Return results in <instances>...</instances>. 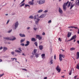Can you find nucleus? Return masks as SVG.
Wrapping results in <instances>:
<instances>
[{"label":"nucleus","instance_id":"57","mask_svg":"<svg viewBox=\"0 0 79 79\" xmlns=\"http://www.w3.org/2000/svg\"><path fill=\"white\" fill-rule=\"evenodd\" d=\"M15 59V58H11V60H12L13 61H14V60Z\"/></svg>","mask_w":79,"mask_h":79},{"label":"nucleus","instance_id":"21","mask_svg":"<svg viewBox=\"0 0 79 79\" xmlns=\"http://www.w3.org/2000/svg\"><path fill=\"white\" fill-rule=\"evenodd\" d=\"M74 4H73L72 5L70 6V10H71V9L73 8V7H74Z\"/></svg>","mask_w":79,"mask_h":79},{"label":"nucleus","instance_id":"59","mask_svg":"<svg viewBox=\"0 0 79 79\" xmlns=\"http://www.w3.org/2000/svg\"><path fill=\"white\" fill-rule=\"evenodd\" d=\"M47 79V77H45L44 78V79Z\"/></svg>","mask_w":79,"mask_h":79},{"label":"nucleus","instance_id":"4","mask_svg":"<svg viewBox=\"0 0 79 79\" xmlns=\"http://www.w3.org/2000/svg\"><path fill=\"white\" fill-rule=\"evenodd\" d=\"M76 35H74L71 38V39L69 40V41H71V40H73L74 39V40L76 39Z\"/></svg>","mask_w":79,"mask_h":79},{"label":"nucleus","instance_id":"9","mask_svg":"<svg viewBox=\"0 0 79 79\" xmlns=\"http://www.w3.org/2000/svg\"><path fill=\"white\" fill-rule=\"evenodd\" d=\"M45 16V14H44L43 15H41L40 16L39 18H44Z\"/></svg>","mask_w":79,"mask_h":79},{"label":"nucleus","instance_id":"31","mask_svg":"<svg viewBox=\"0 0 79 79\" xmlns=\"http://www.w3.org/2000/svg\"><path fill=\"white\" fill-rule=\"evenodd\" d=\"M42 11H43V10H39L38 11V13H40L42 12Z\"/></svg>","mask_w":79,"mask_h":79},{"label":"nucleus","instance_id":"24","mask_svg":"<svg viewBox=\"0 0 79 79\" xmlns=\"http://www.w3.org/2000/svg\"><path fill=\"white\" fill-rule=\"evenodd\" d=\"M37 50L36 49H34L33 51V52L34 53H36V52H37Z\"/></svg>","mask_w":79,"mask_h":79},{"label":"nucleus","instance_id":"40","mask_svg":"<svg viewBox=\"0 0 79 79\" xmlns=\"http://www.w3.org/2000/svg\"><path fill=\"white\" fill-rule=\"evenodd\" d=\"M11 54H12V55H14V54L15 53V52H11Z\"/></svg>","mask_w":79,"mask_h":79},{"label":"nucleus","instance_id":"27","mask_svg":"<svg viewBox=\"0 0 79 79\" xmlns=\"http://www.w3.org/2000/svg\"><path fill=\"white\" fill-rule=\"evenodd\" d=\"M69 29H73L74 28V26H71L68 27Z\"/></svg>","mask_w":79,"mask_h":79},{"label":"nucleus","instance_id":"58","mask_svg":"<svg viewBox=\"0 0 79 79\" xmlns=\"http://www.w3.org/2000/svg\"><path fill=\"white\" fill-rule=\"evenodd\" d=\"M9 22H10V20H8L7 21V24H8V23H9Z\"/></svg>","mask_w":79,"mask_h":79},{"label":"nucleus","instance_id":"36","mask_svg":"<svg viewBox=\"0 0 79 79\" xmlns=\"http://www.w3.org/2000/svg\"><path fill=\"white\" fill-rule=\"evenodd\" d=\"M29 18H30V19H33V16L32 15L30 16L29 17Z\"/></svg>","mask_w":79,"mask_h":79},{"label":"nucleus","instance_id":"14","mask_svg":"<svg viewBox=\"0 0 79 79\" xmlns=\"http://www.w3.org/2000/svg\"><path fill=\"white\" fill-rule=\"evenodd\" d=\"M19 35H20V37H26V35H24V34H20Z\"/></svg>","mask_w":79,"mask_h":79},{"label":"nucleus","instance_id":"25","mask_svg":"<svg viewBox=\"0 0 79 79\" xmlns=\"http://www.w3.org/2000/svg\"><path fill=\"white\" fill-rule=\"evenodd\" d=\"M41 56L42 57V58H44V57L45 56V54H43L41 55Z\"/></svg>","mask_w":79,"mask_h":79},{"label":"nucleus","instance_id":"23","mask_svg":"<svg viewBox=\"0 0 79 79\" xmlns=\"http://www.w3.org/2000/svg\"><path fill=\"white\" fill-rule=\"evenodd\" d=\"M24 41H25V38H24V39H22L20 40V43H23Z\"/></svg>","mask_w":79,"mask_h":79},{"label":"nucleus","instance_id":"43","mask_svg":"<svg viewBox=\"0 0 79 79\" xmlns=\"http://www.w3.org/2000/svg\"><path fill=\"white\" fill-rule=\"evenodd\" d=\"M58 40L60 42H61V41H62V40L61 39V38H59V40Z\"/></svg>","mask_w":79,"mask_h":79},{"label":"nucleus","instance_id":"7","mask_svg":"<svg viewBox=\"0 0 79 79\" xmlns=\"http://www.w3.org/2000/svg\"><path fill=\"white\" fill-rule=\"evenodd\" d=\"M28 4L30 5H33L34 3V1H32V0L31 1H30L28 2Z\"/></svg>","mask_w":79,"mask_h":79},{"label":"nucleus","instance_id":"10","mask_svg":"<svg viewBox=\"0 0 79 79\" xmlns=\"http://www.w3.org/2000/svg\"><path fill=\"white\" fill-rule=\"evenodd\" d=\"M71 32H68V34L67 35V37H71Z\"/></svg>","mask_w":79,"mask_h":79},{"label":"nucleus","instance_id":"11","mask_svg":"<svg viewBox=\"0 0 79 79\" xmlns=\"http://www.w3.org/2000/svg\"><path fill=\"white\" fill-rule=\"evenodd\" d=\"M44 47L42 45H40L39 46V48L40 50H42L43 49V47Z\"/></svg>","mask_w":79,"mask_h":79},{"label":"nucleus","instance_id":"30","mask_svg":"<svg viewBox=\"0 0 79 79\" xmlns=\"http://www.w3.org/2000/svg\"><path fill=\"white\" fill-rule=\"evenodd\" d=\"M24 5H25V3H23L22 5H21L20 6V7H22V6H24Z\"/></svg>","mask_w":79,"mask_h":79},{"label":"nucleus","instance_id":"8","mask_svg":"<svg viewBox=\"0 0 79 79\" xmlns=\"http://www.w3.org/2000/svg\"><path fill=\"white\" fill-rule=\"evenodd\" d=\"M59 12L60 14H63V10H62L60 8H59Z\"/></svg>","mask_w":79,"mask_h":79},{"label":"nucleus","instance_id":"56","mask_svg":"<svg viewBox=\"0 0 79 79\" xmlns=\"http://www.w3.org/2000/svg\"><path fill=\"white\" fill-rule=\"evenodd\" d=\"M2 49H3V47H1L0 48V50H2Z\"/></svg>","mask_w":79,"mask_h":79},{"label":"nucleus","instance_id":"12","mask_svg":"<svg viewBox=\"0 0 79 79\" xmlns=\"http://www.w3.org/2000/svg\"><path fill=\"white\" fill-rule=\"evenodd\" d=\"M27 44L25 45V46H28L29 45V44H30V42L29 41H27L26 42Z\"/></svg>","mask_w":79,"mask_h":79},{"label":"nucleus","instance_id":"45","mask_svg":"<svg viewBox=\"0 0 79 79\" xmlns=\"http://www.w3.org/2000/svg\"><path fill=\"white\" fill-rule=\"evenodd\" d=\"M50 63L51 64H53V60L52 59L51 60Z\"/></svg>","mask_w":79,"mask_h":79},{"label":"nucleus","instance_id":"26","mask_svg":"<svg viewBox=\"0 0 79 79\" xmlns=\"http://www.w3.org/2000/svg\"><path fill=\"white\" fill-rule=\"evenodd\" d=\"M75 50V48H70L71 51H73V50Z\"/></svg>","mask_w":79,"mask_h":79},{"label":"nucleus","instance_id":"6","mask_svg":"<svg viewBox=\"0 0 79 79\" xmlns=\"http://www.w3.org/2000/svg\"><path fill=\"white\" fill-rule=\"evenodd\" d=\"M36 38L38 39H39V40H40L41 39H42V37L38 35H36Z\"/></svg>","mask_w":79,"mask_h":79},{"label":"nucleus","instance_id":"37","mask_svg":"<svg viewBox=\"0 0 79 79\" xmlns=\"http://www.w3.org/2000/svg\"><path fill=\"white\" fill-rule=\"evenodd\" d=\"M70 5H71V2H69V3L68 5V8H69V6H70Z\"/></svg>","mask_w":79,"mask_h":79},{"label":"nucleus","instance_id":"3","mask_svg":"<svg viewBox=\"0 0 79 79\" xmlns=\"http://www.w3.org/2000/svg\"><path fill=\"white\" fill-rule=\"evenodd\" d=\"M18 25H19V23H18V22H17L15 24V29H16V28L18 27Z\"/></svg>","mask_w":79,"mask_h":79},{"label":"nucleus","instance_id":"15","mask_svg":"<svg viewBox=\"0 0 79 79\" xmlns=\"http://www.w3.org/2000/svg\"><path fill=\"white\" fill-rule=\"evenodd\" d=\"M37 17H39V15H37L35 16L33 18L34 19H37Z\"/></svg>","mask_w":79,"mask_h":79},{"label":"nucleus","instance_id":"28","mask_svg":"<svg viewBox=\"0 0 79 79\" xmlns=\"http://www.w3.org/2000/svg\"><path fill=\"white\" fill-rule=\"evenodd\" d=\"M15 52L17 53H21L20 51L16 49L15 50Z\"/></svg>","mask_w":79,"mask_h":79},{"label":"nucleus","instance_id":"50","mask_svg":"<svg viewBox=\"0 0 79 79\" xmlns=\"http://www.w3.org/2000/svg\"><path fill=\"white\" fill-rule=\"evenodd\" d=\"M77 5H78V6H79V0H78V2L77 3Z\"/></svg>","mask_w":79,"mask_h":79},{"label":"nucleus","instance_id":"17","mask_svg":"<svg viewBox=\"0 0 79 79\" xmlns=\"http://www.w3.org/2000/svg\"><path fill=\"white\" fill-rule=\"evenodd\" d=\"M8 50V48H7L6 47H3V50H4V52H5V51H6V50Z\"/></svg>","mask_w":79,"mask_h":79},{"label":"nucleus","instance_id":"29","mask_svg":"<svg viewBox=\"0 0 79 79\" xmlns=\"http://www.w3.org/2000/svg\"><path fill=\"white\" fill-rule=\"evenodd\" d=\"M59 60L60 61H61L63 60L62 58H61L60 56H59Z\"/></svg>","mask_w":79,"mask_h":79},{"label":"nucleus","instance_id":"32","mask_svg":"<svg viewBox=\"0 0 79 79\" xmlns=\"http://www.w3.org/2000/svg\"><path fill=\"white\" fill-rule=\"evenodd\" d=\"M15 39H16V38L14 37L13 38L10 39V40H15Z\"/></svg>","mask_w":79,"mask_h":79},{"label":"nucleus","instance_id":"60","mask_svg":"<svg viewBox=\"0 0 79 79\" xmlns=\"http://www.w3.org/2000/svg\"><path fill=\"white\" fill-rule=\"evenodd\" d=\"M27 29L29 30L30 29V27H27Z\"/></svg>","mask_w":79,"mask_h":79},{"label":"nucleus","instance_id":"49","mask_svg":"<svg viewBox=\"0 0 79 79\" xmlns=\"http://www.w3.org/2000/svg\"><path fill=\"white\" fill-rule=\"evenodd\" d=\"M20 45H22V46H24V43H22Z\"/></svg>","mask_w":79,"mask_h":79},{"label":"nucleus","instance_id":"63","mask_svg":"<svg viewBox=\"0 0 79 79\" xmlns=\"http://www.w3.org/2000/svg\"><path fill=\"white\" fill-rule=\"evenodd\" d=\"M77 44H79V40L77 41Z\"/></svg>","mask_w":79,"mask_h":79},{"label":"nucleus","instance_id":"64","mask_svg":"<svg viewBox=\"0 0 79 79\" xmlns=\"http://www.w3.org/2000/svg\"><path fill=\"white\" fill-rule=\"evenodd\" d=\"M34 56H31V58H33Z\"/></svg>","mask_w":79,"mask_h":79},{"label":"nucleus","instance_id":"61","mask_svg":"<svg viewBox=\"0 0 79 79\" xmlns=\"http://www.w3.org/2000/svg\"><path fill=\"white\" fill-rule=\"evenodd\" d=\"M2 59H0V62H2Z\"/></svg>","mask_w":79,"mask_h":79},{"label":"nucleus","instance_id":"62","mask_svg":"<svg viewBox=\"0 0 79 79\" xmlns=\"http://www.w3.org/2000/svg\"><path fill=\"white\" fill-rule=\"evenodd\" d=\"M77 33L78 34H79V29H78V31L77 32Z\"/></svg>","mask_w":79,"mask_h":79},{"label":"nucleus","instance_id":"46","mask_svg":"<svg viewBox=\"0 0 79 79\" xmlns=\"http://www.w3.org/2000/svg\"><path fill=\"white\" fill-rule=\"evenodd\" d=\"M23 70H24V71H27V69H23Z\"/></svg>","mask_w":79,"mask_h":79},{"label":"nucleus","instance_id":"41","mask_svg":"<svg viewBox=\"0 0 79 79\" xmlns=\"http://www.w3.org/2000/svg\"><path fill=\"white\" fill-rule=\"evenodd\" d=\"M73 28H74V29H78V27H74L73 26Z\"/></svg>","mask_w":79,"mask_h":79},{"label":"nucleus","instance_id":"44","mask_svg":"<svg viewBox=\"0 0 79 79\" xmlns=\"http://www.w3.org/2000/svg\"><path fill=\"white\" fill-rule=\"evenodd\" d=\"M48 10H45L44 11V13H47V12H48Z\"/></svg>","mask_w":79,"mask_h":79},{"label":"nucleus","instance_id":"22","mask_svg":"<svg viewBox=\"0 0 79 79\" xmlns=\"http://www.w3.org/2000/svg\"><path fill=\"white\" fill-rule=\"evenodd\" d=\"M73 71V70L72 69V68H71V70L69 71V75H71V74H72V71Z\"/></svg>","mask_w":79,"mask_h":79},{"label":"nucleus","instance_id":"5","mask_svg":"<svg viewBox=\"0 0 79 79\" xmlns=\"http://www.w3.org/2000/svg\"><path fill=\"white\" fill-rule=\"evenodd\" d=\"M56 69L57 71H58V73H60V71H61V69H60V68L59 67V66L58 65L56 67Z\"/></svg>","mask_w":79,"mask_h":79},{"label":"nucleus","instance_id":"20","mask_svg":"<svg viewBox=\"0 0 79 79\" xmlns=\"http://www.w3.org/2000/svg\"><path fill=\"white\" fill-rule=\"evenodd\" d=\"M59 56H60L61 58V57H62V58H64L65 57V56L64 55H61V54L59 55Z\"/></svg>","mask_w":79,"mask_h":79},{"label":"nucleus","instance_id":"34","mask_svg":"<svg viewBox=\"0 0 79 79\" xmlns=\"http://www.w3.org/2000/svg\"><path fill=\"white\" fill-rule=\"evenodd\" d=\"M21 47H20L18 48V50H20L19 51L20 52H22V50H21Z\"/></svg>","mask_w":79,"mask_h":79},{"label":"nucleus","instance_id":"48","mask_svg":"<svg viewBox=\"0 0 79 79\" xmlns=\"http://www.w3.org/2000/svg\"><path fill=\"white\" fill-rule=\"evenodd\" d=\"M24 2H25V1H24V0H23L20 3V4H21L22 3H24Z\"/></svg>","mask_w":79,"mask_h":79},{"label":"nucleus","instance_id":"13","mask_svg":"<svg viewBox=\"0 0 79 79\" xmlns=\"http://www.w3.org/2000/svg\"><path fill=\"white\" fill-rule=\"evenodd\" d=\"M77 57L76 58V59H79V52H77Z\"/></svg>","mask_w":79,"mask_h":79},{"label":"nucleus","instance_id":"47","mask_svg":"<svg viewBox=\"0 0 79 79\" xmlns=\"http://www.w3.org/2000/svg\"><path fill=\"white\" fill-rule=\"evenodd\" d=\"M33 29H34V30H35V31H37V28H34Z\"/></svg>","mask_w":79,"mask_h":79},{"label":"nucleus","instance_id":"35","mask_svg":"<svg viewBox=\"0 0 79 79\" xmlns=\"http://www.w3.org/2000/svg\"><path fill=\"white\" fill-rule=\"evenodd\" d=\"M34 44L35 45V46H36V47H37V46H38L37 42H35L34 43Z\"/></svg>","mask_w":79,"mask_h":79},{"label":"nucleus","instance_id":"38","mask_svg":"<svg viewBox=\"0 0 79 79\" xmlns=\"http://www.w3.org/2000/svg\"><path fill=\"white\" fill-rule=\"evenodd\" d=\"M4 75V73H3L2 74H0V77H2Z\"/></svg>","mask_w":79,"mask_h":79},{"label":"nucleus","instance_id":"54","mask_svg":"<svg viewBox=\"0 0 79 79\" xmlns=\"http://www.w3.org/2000/svg\"><path fill=\"white\" fill-rule=\"evenodd\" d=\"M54 59L55 60H56V55H55L54 56Z\"/></svg>","mask_w":79,"mask_h":79},{"label":"nucleus","instance_id":"2","mask_svg":"<svg viewBox=\"0 0 79 79\" xmlns=\"http://www.w3.org/2000/svg\"><path fill=\"white\" fill-rule=\"evenodd\" d=\"M45 0H40L38 1V4L39 5H42L45 3Z\"/></svg>","mask_w":79,"mask_h":79},{"label":"nucleus","instance_id":"19","mask_svg":"<svg viewBox=\"0 0 79 79\" xmlns=\"http://www.w3.org/2000/svg\"><path fill=\"white\" fill-rule=\"evenodd\" d=\"M35 55L36 58H38L39 56V54L38 53H36Z\"/></svg>","mask_w":79,"mask_h":79},{"label":"nucleus","instance_id":"33","mask_svg":"<svg viewBox=\"0 0 79 79\" xmlns=\"http://www.w3.org/2000/svg\"><path fill=\"white\" fill-rule=\"evenodd\" d=\"M27 6H28L29 7H30V6L29 5L27 4H25V7H27Z\"/></svg>","mask_w":79,"mask_h":79},{"label":"nucleus","instance_id":"39","mask_svg":"<svg viewBox=\"0 0 79 79\" xmlns=\"http://www.w3.org/2000/svg\"><path fill=\"white\" fill-rule=\"evenodd\" d=\"M35 23L36 24H38V23H39V21H35Z\"/></svg>","mask_w":79,"mask_h":79},{"label":"nucleus","instance_id":"18","mask_svg":"<svg viewBox=\"0 0 79 79\" xmlns=\"http://www.w3.org/2000/svg\"><path fill=\"white\" fill-rule=\"evenodd\" d=\"M31 41H33V42H35L36 40H35V38H31Z\"/></svg>","mask_w":79,"mask_h":79},{"label":"nucleus","instance_id":"51","mask_svg":"<svg viewBox=\"0 0 79 79\" xmlns=\"http://www.w3.org/2000/svg\"><path fill=\"white\" fill-rule=\"evenodd\" d=\"M77 75L76 76L74 77V79H76V78H77Z\"/></svg>","mask_w":79,"mask_h":79},{"label":"nucleus","instance_id":"42","mask_svg":"<svg viewBox=\"0 0 79 79\" xmlns=\"http://www.w3.org/2000/svg\"><path fill=\"white\" fill-rule=\"evenodd\" d=\"M52 23V20H49L48 22V23Z\"/></svg>","mask_w":79,"mask_h":79},{"label":"nucleus","instance_id":"1","mask_svg":"<svg viewBox=\"0 0 79 79\" xmlns=\"http://www.w3.org/2000/svg\"><path fill=\"white\" fill-rule=\"evenodd\" d=\"M68 3H69V1H67V3H64L63 5V9L64 11H66V6L68 5Z\"/></svg>","mask_w":79,"mask_h":79},{"label":"nucleus","instance_id":"16","mask_svg":"<svg viewBox=\"0 0 79 79\" xmlns=\"http://www.w3.org/2000/svg\"><path fill=\"white\" fill-rule=\"evenodd\" d=\"M4 39H6V40H11V39L9 37H4Z\"/></svg>","mask_w":79,"mask_h":79},{"label":"nucleus","instance_id":"53","mask_svg":"<svg viewBox=\"0 0 79 79\" xmlns=\"http://www.w3.org/2000/svg\"><path fill=\"white\" fill-rule=\"evenodd\" d=\"M36 19L37 20L36 21H38V22H39V21H40V19Z\"/></svg>","mask_w":79,"mask_h":79},{"label":"nucleus","instance_id":"52","mask_svg":"<svg viewBox=\"0 0 79 79\" xmlns=\"http://www.w3.org/2000/svg\"><path fill=\"white\" fill-rule=\"evenodd\" d=\"M12 31V30H10L8 31V33H10Z\"/></svg>","mask_w":79,"mask_h":79},{"label":"nucleus","instance_id":"55","mask_svg":"<svg viewBox=\"0 0 79 79\" xmlns=\"http://www.w3.org/2000/svg\"><path fill=\"white\" fill-rule=\"evenodd\" d=\"M45 34V32H44L43 33H42V35H44Z\"/></svg>","mask_w":79,"mask_h":79}]
</instances>
